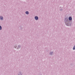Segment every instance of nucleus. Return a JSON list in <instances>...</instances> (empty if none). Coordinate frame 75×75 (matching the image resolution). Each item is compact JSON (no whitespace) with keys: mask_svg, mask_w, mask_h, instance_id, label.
Here are the masks:
<instances>
[{"mask_svg":"<svg viewBox=\"0 0 75 75\" xmlns=\"http://www.w3.org/2000/svg\"><path fill=\"white\" fill-rule=\"evenodd\" d=\"M35 19L36 20H37L38 19V18L37 16H35Z\"/></svg>","mask_w":75,"mask_h":75,"instance_id":"1","label":"nucleus"},{"mask_svg":"<svg viewBox=\"0 0 75 75\" xmlns=\"http://www.w3.org/2000/svg\"><path fill=\"white\" fill-rule=\"evenodd\" d=\"M69 20H72V18L71 17H69Z\"/></svg>","mask_w":75,"mask_h":75,"instance_id":"2","label":"nucleus"},{"mask_svg":"<svg viewBox=\"0 0 75 75\" xmlns=\"http://www.w3.org/2000/svg\"><path fill=\"white\" fill-rule=\"evenodd\" d=\"M25 13H26V14H28L29 12H28V11H26L25 12Z\"/></svg>","mask_w":75,"mask_h":75,"instance_id":"3","label":"nucleus"},{"mask_svg":"<svg viewBox=\"0 0 75 75\" xmlns=\"http://www.w3.org/2000/svg\"><path fill=\"white\" fill-rule=\"evenodd\" d=\"M0 19L1 20H3V17H2V16H1V17H0Z\"/></svg>","mask_w":75,"mask_h":75,"instance_id":"4","label":"nucleus"},{"mask_svg":"<svg viewBox=\"0 0 75 75\" xmlns=\"http://www.w3.org/2000/svg\"><path fill=\"white\" fill-rule=\"evenodd\" d=\"M2 29L0 25V30H1Z\"/></svg>","mask_w":75,"mask_h":75,"instance_id":"5","label":"nucleus"},{"mask_svg":"<svg viewBox=\"0 0 75 75\" xmlns=\"http://www.w3.org/2000/svg\"><path fill=\"white\" fill-rule=\"evenodd\" d=\"M75 49V46H74L73 48V50H74Z\"/></svg>","mask_w":75,"mask_h":75,"instance_id":"6","label":"nucleus"},{"mask_svg":"<svg viewBox=\"0 0 75 75\" xmlns=\"http://www.w3.org/2000/svg\"><path fill=\"white\" fill-rule=\"evenodd\" d=\"M50 54L51 55V52L50 53Z\"/></svg>","mask_w":75,"mask_h":75,"instance_id":"7","label":"nucleus"}]
</instances>
